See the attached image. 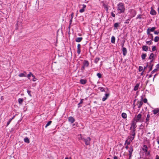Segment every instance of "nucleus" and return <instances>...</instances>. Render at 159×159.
<instances>
[{"instance_id":"nucleus-1","label":"nucleus","mask_w":159,"mask_h":159,"mask_svg":"<svg viewBox=\"0 0 159 159\" xmlns=\"http://www.w3.org/2000/svg\"><path fill=\"white\" fill-rule=\"evenodd\" d=\"M117 11H119L118 13H123L125 11V7L123 3L120 2L117 4Z\"/></svg>"},{"instance_id":"nucleus-2","label":"nucleus","mask_w":159,"mask_h":159,"mask_svg":"<svg viewBox=\"0 0 159 159\" xmlns=\"http://www.w3.org/2000/svg\"><path fill=\"white\" fill-rule=\"evenodd\" d=\"M91 140V139L89 137H88L86 138H84L83 141L85 142L86 145H88L90 144Z\"/></svg>"},{"instance_id":"nucleus-3","label":"nucleus","mask_w":159,"mask_h":159,"mask_svg":"<svg viewBox=\"0 0 159 159\" xmlns=\"http://www.w3.org/2000/svg\"><path fill=\"white\" fill-rule=\"evenodd\" d=\"M153 59H152L149 62L150 65L148 66V68L149 69V71H148V73H149V72H150L152 70V67H153V66H154V64L153 63Z\"/></svg>"},{"instance_id":"nucleus-4","label":"nucleus","mask_w":159,"mask_h":159,"mask_svg":"<svg viewBox=\"0 0 159 159\" xmlns=\"http://www.w3.org/2000/svg\"><path fill=\"white\" fill-rule=\"evenodd\" d=\"M142 115L139 113L137 115L135 119V120L136 122H140V120L141 118Z\"/></svg>"},{"instance_id":"nucleus-5","label":"nucleus","mask_w":159,"mask_h":159,"mask_svg":"<svg viewBox=\"0 0 159 159\" xmlns=\"http://www.w3.org/2000/svg\"><path fill=\"white\" fill-rule=\"evenodd\" d=\"M124 43H123L122 45V52L124 56H125L127 53V50L126 48L125 47H123Z\"/></svg>"},{"instance_id":"nucleus-6","label":"nucleus","mask_w":159,"mask_h":159,"mask_svg":"<svg viewBox=\"0 0 159 159\" xmlns=\"http://www.w3.org/2000/svg\"><path fill=\"white\" fill-rule=\"evenodd\" d=\"M142 100L143 98H142L141 101H138L137 102V105H138V108L139 109H140L141 108L142 105L143 104V102L142 101Z\"/></svg>"},{"instance_id":"nucleus-7","label":"nucleus","mask_w":159,"mask_h":159,"mask_svg":"<svg viewBox=\"0 0 159 159\" xmlns=\"http://www.w3.org/2000/svg\"><path fill=\"white\" fill-rule=\"evenodd\" d=\"M68 121L70 123L72 124L75 121V120L73 117L70 116L68 117Z\"/></svg>"},{"instance_id":"nucleus-8","label":"nucleus","mask_w":159,"mask_h":159,"mask_svg":"<svg viewBox=\"0 0 159 159\" xmlns=\"http://www.w3.org/2000/svg\"><path fill=\"white\" fill-rule=\"evenodd\" d=\"M83 65L85 67H88L89 65V62L88 61L84 60L83 62Z\"/></svg>"},{"instance_id":"nucleus-9","label":"nucleus","mask_w":159,"mask_h":159,"mask_svg":"<svg viewBox=\"0 0 159 159\" xmlns=\"http://www.w3.org/2000/svg\"><path fill=\"white\" fill-rule=\"evenodd\" d=\"M120 25V23L116 22L115 23L114 25V27L115 28L114 30L118 29V27H119Z\"/></svg>"},{"instance_id":"nucleus-10","label":"nucleus","mask_w":159,"mask_h":159,"mask_svg":"<svg viewBox=\"0 0 159 159\" xmlns=\"http://www.w3.org/2000/svg\"><path fill=\"white\" fill-rule=\"evenodd\" d=\"M152 111L154 115L157 114V115H159V108L155 109Z\"/></svg>"},{"instance_id":"nucleus-11","label":"nucleus","mask_w":159,"mask_h":159,"mask_svg":"<svg viewBox=\"0 0 159 159\" xmlns=\"http://www.w3.org/2000/svg\"><path fill=\"white\" fill-rule=\"evenodd\" d=\"M110 95V94L109 93H107L105 94V96H104L102 99L103 101H105L109 97Z\"/></svg>"},{"instance_id":"nucleus-12","label":"nucleus","mask_w":159,"mask_h":159,"mask_svg":"<svg viewBox=\"0 0 159 159\" xmlns=\"http://www.w3.org/2000/svg\"><path fill=\"white\" fill-rule=\"evenodd\" d=\"M150 117V115L149 114H148L147 116V117L146 118V121L145 123L147 124L148 125L149 124V118Z\"/></svg>"},{"instance_id":"nucleus-13","label":"nucleus","mask_w":159,"mask_h":159,"mask_svg":"<svg viewBox=\"0 0 159 159\" xmlns=\"http://www.w3.org/2000/svg\"><path fill=\"white\" fill-rule=\"evenodd\" d=\"M26 73L24 71L22 73H21L18 75V76L20 77H26Z\"/></svg>"},{"instance_id":"nucleus-14","label":"nucleus","mask_w":159,"mask_h":159,"mask_svg":"<svg viewBox=\"0 0 159 159\" xmlns=\"http://www.w3.org/2000/svg\"><path fill=\"white\" fill-rule=\"evenodd\" d=\"M87 82V80L86 79H81L80 83L82 84H85Z\"/></svg>"},{"instance_id":"nucleus-15","label":"nucleus","mask_w":159,"mask_h":159,"mask_svg":"<svg viewBox=\"0 0 159 159\" xmlns=\"http://www.w3.org/2000/svg\"><path fill=\"white\" fill-rule=\"evenodd\" d=\"M155 59V56L153 53H151L150 54V56L148 57V59L150 60L154 59Z\"/></svg>"},{"instance_id":"nucleus-16","label":"nucleus","mask_w":159,"mask_h":159,"mask_svg":"<svg viewBox=\"0 0 159 159\" xmlns=\"http://www.w3.org/2000/svg\"><path fill=\"white\" fill-rule=\"evenodd\" d=\"M142 49L145 51H147L148 50V47L147 46H143L142 47Z\"/></svg>"},{"instance_id":"nucleus-17","label":"nucleus","mask_w":159,"mask_h":159,"mask_svg":"<svg viewBox=\"0 0 159 159\" xmlns=\"http://www.w3.org/2000/svg\"><path fill=\"white\" fill-rule=\"evenodd\" d=\"M83 39L82 37H77L75 39V41L77 42H80Z\"/></svg>"},{"instance_id":"nucleus-18","label":"nucleus","mask_w":159,"mask_h":159,"mask_svg":"<svg viewBox=\"0 0 159 159\" xmlns=\"http://www.w3.org/2000/svg\"><path fill=\"white\" fill-rule=\"evenodd\" d=\"M135 129H133V130L131 131L130 132V134L133 136H135Z\"/></svg>"},{"instance_id":"nucleus-19","label":"nucleus","mask_w":159,"mask_h":159,"mask_svg":"<svg viewBox=\"0 0 159 159\" xmlns=\"http://www.w3.org/2000/svg\"><path fill=\"white\" fill-rule=\"evenodd\" d=\"M150 13L152 15H155L156 14V12L155 10L152 9L150 11Z\"/></svg>"},{"instance_id":"nucleus-20","label":"nucleus","mask_w":159,"mask_h":159,"mask_svg":"<svg viewBox=\"0 0 159 159\" xmlns=\"http://www.w3.org/2000/svg\"><path fill=\"white\" fill-rule=\"evenodd\" d=\"M84 100V99H81L80 102L78 104V108L82 107V105H81L80 104H82L83 103Z\"/></svg>"},{"instance_id":"nucleus-21","label":"nucleus","mask_w":159,"mask_h":159,"mask_svg":"<svg viewBox=\"0 0 159 159\" xmlns=\"http://www.w3.org/2000/svg\"><path fill=\"white\" fill-rule=\"evenodd\" d=\"M24 141L27 143H29L30 142V140L27 137H25L24 139Z\"/></svg>"},{"instance_id":"nucleus-22","label":"nucleus","mask_w":159,"mask_h":159,"mask_svg":"<svg viewBox=\"0 0 159 159\" xmlns=\"http://www.w3.org/2000/svg\"><path fill=\"white\" fill-rule=\"evenodd\" d=\"M18 100L19 103L20 105L22 104V103L24 101V100H23V98H19L18 99Z\"/></svg>"},{"instance_id":"nucleus-23","label":"nucleus","mask_w":159,"mask_h":159,"mask_svg":"<svg viewBox=\"0 0 159 159\" xmlns=\"http://www.w3.org/2000/svg\"><path fill=\"white\" fill-rule=\"evenodd\" d=\"M143 150L145 152H147L148 151V147L147 145H144L143 146Z\"/></svg>"},{"instance_id":"nucleus-24","label":"nucleus","mask_w":159,"mask_h":159,"mask_svg":"<svg viewBox=\"0 0 159 159\" xmlns=\"http://www.w3.org/2000/svg\"><path fill=\"white\" fill-rule=\"evenodd\" d=\"M139 86V83L137 84L134 87V91H136L138 89Z\"/></svg>"},{"instance_id":"nucleus-25","label":"nucleus","mask_w":159,"mask_h":159,"mask_svg":"<svg viewBox=\"0 0 159 159\" xmlns=\"http://www.w3.org/2000/svg\"><path fill=\"white\" fill-rule=\"evenodd\" d=\"M133 151V147L132 146H131L129 148V154H132Z\"/></svg>"},{"instance_id":"nucleus-26","label":"nucleus","mask_w":159,"mask_h":159,"mask_svg":"<svg viewBox=\"0 0 159 159\" xmlns=\"http://www.w3.org/2000/svg\"><path fill=\"white\" fill-rule=\"evenodd\" d=\"M147 56V54L146 53H142L141 55V58L142 60L144 59Z\"/></svg>"},{"instance_id":"nucleus-27","label":"nucleus","mask_w":159,"mask_h":159,"mask_svg":"<svg viewBox=\"0 0 159 159\" xmlns=\"http://www.w3.org/2000/svg\"><path fill=\"white\" fill-rule=\"evenodd\" d=\"M115 38L114 36H112L111 38V43H115Z\"/></svg>"},{"instance_id":"nucleus-28","label":"nucleus","mask_w":159,"mask_h":159,"mask_svg":"<svg viewBox=\"0 0 159 159\" xmlns=\"http://www.w3.org/2000/svg\"><path fill=\"white\" fill-rule=\"evenodd\" d=\"M121 116L124 119H125L127 117V115L125 113H122Z\"/></svg>"},{"instance_id":"nucleus-29","label":"nucleus","mask_w":159,"mask_h":159,"mask_svg":"<svg viewBox=\"0 0 159 159\" xmlns=\"http://www.w3.org/2000/svg\"><path fill=\"white\" fill-rule=\"evenodd\" d=\"M156 29V27H152L151 29L148 28V30L150 32H153Z\"/></svg>"},{"instance_id":"nucleus-30","label":"nucleus","mask_w":159,"mask_h":159,"mask_svg":"<svg viewBox=\"0 0 159 159\" xmlns=\"http://www.w3.org/2000/svg\"><path fill=\"white\" fill-rule=\"evenodd\" d=\"M78 123L77 122H75L74 124L72 125V126L73 127L75 128L76 127L78 126Z\"/></svg>"},{"instance_id":"nucleus-31","label":"nucleus","mask_w":159,"mask_h":159,"mask_svg":"<svg viewBox=\"0 0 159 159\" xmlns=\"http://www.w3.org/2000/svg\"><path fill=\"white\" fill-rule=\"evenodd\" d=\"M100 59L99 57H96L94 60V62L97 64L98 62L100 60Z\"/></svg>"},{"instance_id":"nucleus-32","label":"nucleus","mask_w":159,"mask_h":159,"mask_svg":"<svg viewBox=\"0 0 159 159\" xmlns=\"http://www.w3.org/2000/svg\"><path fill=\"white\" fill-rule=\"evenodd\" d=\"M52 123V121H49L48 123H47V124L46 125V126H45V127L46 128L48 126H49V125H50L51 124V123Z\"/></svg>"},{"instance_id":"nucleus-33","label":"nucleus","mask_w":159,"mask_h":159,"mask_svg":"<svg viewBox=\"0 0 159 159\" xmlns=\"http://www.w3.org/2000/svg\"><path fill=\"white\" fill-rule=\"evenodd\" d=\"M79 136H80V137H79V138H78L79 140H83V139H84V138L82 136V134H80Z\"/></svg>"},{"instance_id":"nucleus-34","label":"nucleus","mask_w":159,"mask_h":159,"mask_svg":"<svg viewBox=\"0 0 159 159\" xmlns=\"http://www.w3.org/2000/svg\"><path fill=\"white\" fill-rule=\"evenodd\" d=\"M136 124L133 122L131 126L133 127V129H135L136 128Z\"/></svg>"},{"instance_id":"nucleus-35","label":"nucleus","mask_w":159,"mask_h":159,"mask_svg":"<svg viewBox=\"0 0 159 159\" xmlns=\"http://www.w3.org/2000/svg\"><path fill=\"white\" fill-rule=\"evenodd\" d=\"M99 89H100L101 92H104L105 89L104 88L102 87H99L98 88Z\"/></svg>"},{"instance_id":"nucleus-36","label":"nucleus","mask_w":159,"mask_h":159,"mask_svg":"<svg viewBox=\"0 0 159 159\" xmlns=\"http://www.w3.org/2000/svg\"><path fill=\"white\" fill-rule=\"evenodd\" d=\"M159 37L158 36H156L154 39V41L155 42H157L158 41Z\"/></svg>"},{"instance_id":"nucleus-37","label":"nucleus","mask_w":159,"mask_h":159,"mask_svg":"<svg viewBox=\"0 0 159 159\" xmlns=\"http://www.w3.org/2000/svg\"><path fill=\"white\" fill-rule=\"evenodd\" d=\"M32 75H33V74H32L31 72H29V73L27 76H26V77L28 78L29 79V78L31 77V76H32Z\"/></svg>"},{"instance_id":"nucleus-38","label":"nucleus","mask_w":159,"mask_h":159,"mask_svg":"<svg viewBox=\"0 0 159 159\" xmlns=\"http://www.w3.org/2000/svg\"><path fill=\"white\" fill-rule=\"evenodd\" d=\"M146 43L148 45H149L152 43V40H150L149 41H147L146 42Z\"/></svg>"},{"instance_id":"nucleus-39","label":"nucleus","mask_w":159,"mask_h":159,"mask_svg":"<svg viewBox=\"0 0 159 159\" xmlns=\"http://www.w3.org/2000/svg\"><path fill=\"white\" fill-rule=\"evenodd\" d=\"M157 50L156 47L155 46H152V51H155Z\"/></svg>"},{"instance_id":"nucleus-40","label":"nucleus","mask_w":159,"mask_h":159,"mask_svg":"<svg viewBox=\"0 0 159 159\" xmlns=\"http://www.w3.org/2000/svg\"><path fill=\"white\" fill-rule=\"evenodd\" d=\"M32 77H33V80H32L34 81V82H35L36 81V80H37V79L35 78V76L33 75H32Z\"/></svg>"},{"instance_id":"nucleus-41","label":"nucleus","mask_w":159,"mask_h":159,"mask_svg":"<svg viewBox=\"0 0 159 159\" xmlns=\"http://www.w3.org/2000/svg\"><path fill=\"white\" fill-rule=\"evenodd\" d=\"M85 67H86L85 66H84L83 65L81 68L80 70L82 71V72H83V70L85 69Z\"/></svg>"},{"instance_id":"nucleus-42","label":"nucleus","mask_w":159,"mask_h":159,"mask_svg":"<svg viewBox=\"0 0 159 159\" xmlns=\"http://www.w3.org/2000/svg\"><path fill=\"white\" fill-rule=\"evenodd\" d=\"M133 17H134L135 16V15L136 14V12L135 10H133Z\"/></svg>"},{"instance_id":"nucleus-43","label":"nucleus","mask_w":159,"mask_h":159,"mask_svg":"<svg viewBox=\"0 0 159 159\" xmlns=\"http://www.w3.org/2000/svg\"><path fill=\"white\" fill-rule=\"evenodd\" d=\"M31 92V91H30V90H27V93L28 94L30 97H32V95H31V94L30 93Z\"/></svg>"},{"instance_id":"nucleus-44","label":"nucleus","mask_w":159,"mask_h":159,"mask_svg":"<svg viewBox=\"0 0 159 159\" xmlns=\"http://www.w3.org/2000/svg\"><path fill=\"white\" fill-rule=\"evenodd\" d=\"M143 70V68L142 66H139V71L140 72L142 71Z\"/></svg>"},{"instance_id":"nucleus-45","label":"nucleus","mask_w":159,"mask_h":159,"mask_svg":"<svg viewBox=\"0 0 159 159\" xmlns=\"http://www.w3.org/2000/svg\"><path fill=\"white\" fill-rule=\"evenodd\" d=\"M157 71L158 70H157V69H155L154 70L152 71L151 72V74H152Z\"/></svg>"},{"instance_id":"nucleus-46","label":"nucleus","mask_w":159,"mask_h":159,"mask_svg":"<svg viewBox=\"0 0 159 159\" xmlns=\"http://www.w3.org/2000/svg\"><path fill=\"white\" fill-rule=\"evenodd\" d=\"M12 120V119H10L8 122H7V125H6V126H7L9 125V124H10V123H11V121Z\"/></svg>"},{"instance_id":"nucleus-47","label":"nucleus","mask_w":159,"mask_h":159,"mask_svg":"<svg viewBox=\"0 0 159 159\" xmlns=\"http://www.w3.org/2000/svg\"><path fill=\"white\" fill-rule=\"evenodd\" d=\"M135 136L131 137L129 138V141L131 142L134 139Z\"/></svg>"},{"instance_id":"nucleus-48","label":"nucleus","mask_w":159,"mask_h":159,"mask_svg":"<svg viewBox=\"0 0 159 159\" xmlns=\"http://www.w3.org/2000/svg\"><path fill=\"white\" fill-rule=\"evenodd\" d=\"M97 76H98V77L99 78H101L102 77V75H101V74L100 73H98L97 74Z\"/></svg>"},{"instance_id":"nucleus-49","label":"nucleus","mask_w":159,"mask_h":159,"mask_svg":"<svg viewBox=\"0 0 159 159\" xmlns=\"http://www.w3.org/2000/svg\"><path fill=\"white\" fill-rule=\"evenodd\" d=\"M130 141L127 142V140H126L125 141V145L126 143L127 144V145H128L130 144Z\"/></svg>"},{"instance_id":"nucleus-50","label":"nucleus","mask_w":159,"mask_h":159,"mask_svg":"<svg viewBox=\"0 0 159 159\" xmlns=\"http://www.w3.org/2000/svg\"><path fill=\"white\" fill-rule=\"evenodd\" d=\"M153 36L152 34H151V35H150V39H151V40H153Z\"/></svg>"},{"instance_id":"nucleus-51","label":"nucleus","mask_w":159,"mask_h":159,"mask_svg":"<svg viewBox=\"0 0 159 159\" xmlns=\"http://www.w3.org/2000/svg\"><path fill=\"white\" fill-rule=\"evenodd\" d=\"M81 52L80 48H77V53L78 54H80Z\"/></svg>"},{"instance_id":"nucleus-52","label":"nucleus","mask_w":159,"mask_h":159,"mask_svg":"<svg viewBox=\"0 0 159 159\" xmlns=\"http://www.w3.org/2000/svg\"><path fill=\"white\" fill-rule=\"evenodd\" d=\"M156 68L155 69H157L158 70L159 69V64H157L156 66Z\"/></svg>"},{"instance_id":"nucleus-53","label":"nucleus","mask_w":159,"mask_h":159,"mask_svg":"<svg viewBox=\"0 0 159 159\" xmlns=\"http://www.w3.org/2000/svg\"><path fill=\"white\" fill-rule=\"evenodd\" d=\"M150 31L148 29H147V34L149 35H151V34H151L150 33Z\"/></svg>"},{"instance_id":"nucleus-54","label":"nucleus","mask_w":159,"mask_h":159,"mask_svg":"<svg viewBox=\"0 0 159 159\" xmlns=\"http://www.w3.org/2000/svg\"><path fill=\"white\" fill-rule=\"evenodd\" d=\"M82 6H83L82 9L85 10V9L86 7V6L84 4H83L82 5Z\"/></svg>"},{"instance_id":"nucleus-55","label":"nucleus","mask_w":159,"mask_h":159,"mask_svg":"<svg viewBox=\"0 0 159 159\" xmlns=\"http://www.w3.org/2000/svg\"><path fill=\"white\" fill-rule=\"evenodd\" d=\"M104 8L107 11H108V8L107 6V5L105 6L104 7Z\"/></svg>"},{"instance_id":"nucleus-56","label":"nucleus","mask_w":159,"mask_h":159,"mask_svg":"<svg viewBox=\"0 0 159 159\" xmlns=\"http://www.w3.org/2000/svg\"><path fill=\"white\" fill-rule=\"evenodd\" d=\"M143 102L144 103H147V99L146 98H144L143 100Z\"/></svg>"},{"instance_id":"nucleus-57","label":"nucleus","mask_w":159,"mask_h":159,"mask_svg":"<svg viewBox=\"0 0 159 159\" xmlns=\"http://www.w3.org/2000/svg\"><path fill=\"white\" fill-rule=\"evenodd\" d=\"M129 19H128L125 20V23L126 24H129Z\"/></svg>"},{"instance_id":"nucleus-58","label":"nucleus","mask_w":159,"mask_h":159,"mask_svg":"<svg viewBox=\"0 0 159 159\" xmlns=\"http://www.w3.org/2000/svg\"><path fill=\"white\" fill-rule=\"evenodd\" d=\"M85 11V10L83 9H82V8L81 9H80L79 11L80 12V13H82L84 12Z\"/></svg>"},{"instance_id":"nucleus-59","label":"nucleus","mask_w":159,"mask_h":159,"mask_svg":"<svg viewBox=\"0 0 159 159\" xmlns=\"http://www.w3.org/2000/svg\"><path fill=\"white\" fill-rule=\"evenodd\" d=\"M111 15L113 17H114L115 16V14L113 13V12H111Z\"/></svg>"},{"instance_id":"nucleus-60","label":"nucleus","mask_w":159,"mask_h":159,"mask_svg":"<svg viewBox=\"0 0 159 159\" xmlns=\"http://www.w3.org/2000/svg\"><path fill=\"white\" fill-rule=\"evenodd\" d=\"M151 134L150 132H148L147 134V136L148 137L150 138H151V136L149 135Z\"/></svg>"},{"instance_id":"nucleus-61","label":"nucleus","mask_w":159,"mask_h":159,"mask_svg":"<svg viewBox=\"0 0 159 159\" xmlns=\"http://www.w3.org/2000/svg\"><path fill=\"white\" fill-rule=\"evenodd\" d=\"M146 155L147 156H150V152L149 151L147 152V153L146 154Z\"/></svg>"},{"instance_id":"nucleus-62","label":"nucleus","mask_w":159,"mask_h":159,"mask_svg":"<svg viewBox=\"0 0 159 159\" xmlns=\"http://www.w3.org/2000/svg\"><path fill=\"white\" fill-rule=\"evenodd\" d=\"M148 62L147 63V66H146L145 67H144V70H145L146 69H147V67L148 66Z\"/></svg>"},{"instance_id":"nucleus-63","label":"nucleus","mask_w":159,"mask_h":159,"mask_svg":"<svg viewBox=\"0 0 159 159\" xmlns=\"http://www.w3.org/2000/svg\"><path fill=\"white\" fill-rule=\"evenodd\" d=\"M81 45L80 44H78L77 45V48H80Z\"/></svg>"},{"instance_id":"nucleus-64","label":"nucleus","mask_w":159,"mask_h":159,"mask_svg":"<svg viewBox=\"0 0 159 159\" xmlns=\"http://www.w3.org/2000/svg\"><path fill=\"white\" fill-rule=\"evenodd\" d=\"M155 159H159V156L158 155H157L156 156Z\"/></svg>"}]
</instances>
